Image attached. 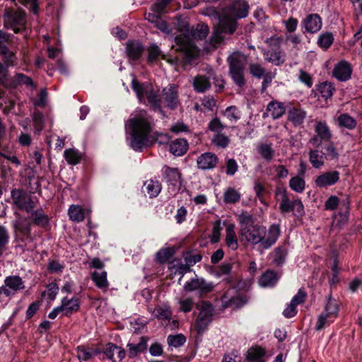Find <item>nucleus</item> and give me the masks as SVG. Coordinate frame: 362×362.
I'll return each mask as SVG.
<instances>
[{"label":"nucleus","instance_id":"obj_45","mask_svg":"<svg viewBox=\"0 0 362 362\" xmlns=\"http://www.w3.org/2000/svg\"><path fill=\"white\" fill-rule=\"evenodd\" d=\"M85 217L84 210L78 205L69 206V218L74 221H82Z\"/></svg>","mask_w":362,"mask_h":362},{"label":"nucleus","instance_id":"obj_33","mask_svg":"<svg viewBox=\"0 0 362 362\" xmlns=\"http://www.w3.org/2000/svg\"><path fill=\"white\" fill-rule=\"evenodd\" d=\"M152 313L157 319L160 320H168V322L170 321L172 316V310L170 307L168 305H163L155 308Z\"/></svg>","mask_w":362,"mask_h":362},{"label":"nucleus","instance_id":"obj_19","mask_svg":"<svg viewBox=\"0 0 362 362\" xmlns=\"http://www.w3.org/2000/svg\"><path fill=\"white\" fill-rule=\"evenodd\" d=\"M316 136H313L310 142L314 146H320L322 140H328L331 137V133L325 122H317L315 127Z\"/></svg>","mask_w":362,"mask_h":362},{"label":"nucleus","instance_id":"obj_42","mask_svg":"<svg viewBox=\"0 0 362 362\" xmlns=\"http://www.w3.org/2000/svg\"><path fill=\"white\" fill-rule=\"evenodd\" d=\"M240 192L233 187H228L223 193V201L227 204H235L240 199Z\"/></svg>","mask_w":362,"mask_h":362},{"label":"nucleus","instance_id":"obj_18","mask_svg":"<svg viewBox=\"0 0 362 362\" xmlns=\"http://www.w3.org/2000/svg\"><path fill=\"white\" fill-rule=\"evenodd\" d=\"M233 289L228 290L224 293L221 298V304L223 308H239L247 303V299L241 296H233Z\"/></svg>","mask_w":362,"mask_h":362},{"label":"nucleus","instance_id":"obj_10","mask_svg":"<svg viewBox=\"0 0 362 362\" xmlns=\"http://www.w3.org/2000/svg\"><path fill=\"white\" fill-rule=\"evenodd\" d=\"M16 219L13 221L12 225L13 228L14 235L16 239L24 241L28 240L33 242V238L31 235V223L25 218H23L18 213H15Z\"/></svg>","mask_w":362,"mask_h":362},{"label":"nucleus","instance_id":"obj_50","mask_svg":"<svg viewBox=\"0 0 362 362\" xmlns=\"http://www.w3.org/2000/svg\"><path fill=\"white\" fill-rule=\"evenodd\" d=\"M186 341L185 336L182 334L176 335H169L167 338V342L169 346L173 347H180L182 346Z\"/></svg>","mask_w":362,"mask_h":362},{"label":"nucleus","instance_id":"obj_9","mask_svg":"<svg viewBox=\"0 0 362 362\" xmlns=\"http://www.w3.org/2000/svg\"><path fill=\"white\" fill-rule=\"evenodd\" d=\"M276 196L280 199L279 211L281 213H288L293 211L299 214L303 212V205L300 199L291 201L287 192L284 188H277L276 189Z\"/></svg>","mask_w":362,"mask_h":362},{"label":"nucleus","instance_id":"obj_32","mask_svg":"<svg viewBox=\"0 0 362 362\" xmlns=\"http://www.w3.org/2000/svg\"><path fill=\"white\" fill-rule=\"evenodd\" d=\"M257 150L261 157L267 162L271 161L274 156L275 151L271 144L262 143L258 145Z\"/></svg>","mask_w":362,"mask_h":362},{"label":"nucleus","instance_id":"obj_37","mask_svg":"<svg viewBox=\"0 0 362 362\" xmlns=\"http://www.w3.org/2000/svg\"><path fill=\"white\" fill-rule=\"evenodd\" d=\"M277 281V276L272 271H267L262 275L259 280V284L261 287L273 286Z\"/></svg>","mask_w":362,"mask_h":362},{"label":"nucleus","instance_id":"obj_7","mask_svg":"<svg viewBox=\"0 0 362 362\" xmlns=\"http://www.w3.org/2000/svg\"><path fill=\"white\" fill-rule=\"evenodd\" d=\"M4 26L11 29L15 33L25 30L26 17L25 13L20 9L6 8L4 16Z\"/></svg>","mask_w":362,"mask_h":362},{"label":"nucleus","instance_id":"obj_3","mask_svg":"<svg viewBox=\"0 0 362 362\" xmlns=\"http://www.w3.org/2000/svg\"><path fill=\"white\" fill-rule=\"evenodd\" d=\"M127 141L129 146L139 151L151 144V124L145 110H137L130 115L125 124Z\"/></svg>","mask_w":362,"mask_h":362},{"label":"nucleus","instance_id":"obj_1","mask_svg":"<svg viewBox=\"0 0 362 362\" xmlns=\"http://www.w3.org/2000/svg\"><path fill=\"white\" fill-rule=\"evenodd\" d=\"M240 226L238 235L242 243L252 246L258 245L262 250L269 249L278 240L281 234L278 224L265 226L255 223L254 217L247 211L237 215Z\"/></svg>","mask_w":362,"mask_h":362},{"label":"nucleus","instance_id":"obj_60","mask_svg":"<svg viewBox=\"0 0 362 362\" xmlns=\"http://www.w3.org/2000/svg\"><path fill=\"white\" fill-rule=\"evenodd\" d=\"M222 228L221 226L220 221H216L213 226L212 234L210 237V240L211 243H216L218 242L221 237V231Z\"/></svg>","mask_w":362,"mask_h":362},{"label":"nucleus","instance_id":"obj_24","mask_svg":"<svg viewBox=\"0 0 362 362\" xmlns=\"http://www.w3.org/2000/svg\"><path fill=\"white\" fill-rule=\"evenodd\" d=\"M303 25L307 32L315 33L321 29L322 22L317 14H310L305 18Z\"/></svg>","mask_w":362,"mask_h":362},{"label":"nucleus","instance_id":"obj_49","mask_svg":"<svg viewBox=\"0 0 362 362\" xmlns=\"http://www.w3.org/2000/svg\"><path fill=\"white\" fill-rule=\"evenodd\" d=\"M229 141V138L221 133L216 134L211 140L214 146L222 148H225L228 145Z\"/></svg>","mask_w":362,"mask_h":362},{"label":"nucleus","instance_id":"obj_51","mask_svg":"<svg viewBox=\"0 0 362 362\" xmlns=\"http://www.w3.org/2000/svg\"><path fill=\"white\" fill-rule=\"evenodd\" d=\"M334 321V318L329 317L325 313H322L318 316L317 319L315 329L320 330L325 327L329 326Z\"/></svg>","mask_w":362,"mask_h":362},{"label":"nucleus","instance_id":"obj_11","mask_svg":"<svg viewBox=\"0 0 362 362\" xmlns=\"http://www.w3.org/2000/svg\"><path fill=\"white\" fill-rule=\"evenodd\" d=\"M214 308L206 301L199 305V313L195 322V327L199 333L203 332L212 320Z\"/></svg>","mask_w":362,"mask_h":362},{"label":"nucleus","instance_id":"obj_46","mask_svg":"<svg viewBox=\"0 0 362 362\" xmlns=\"http://www.w3.org/2000/svg\"><path fill=\"white\" fill-rule=\"evenodd\" d=\"M289 187L293 191L297 193H301L305 189V182L303 177L295 176L291 178Z\"/></svg>","mask_w":362,"mask_h":362},{"label":"nucleus","instance_id":"obj_57","mask_svg":"<svg viewBox=\"0 0 362 362\" xmlns=\"http://www.w3.org/2000/svg\"><path fill=\"white\" fill-rule=\"evenodd\" d=\"M298 78L299 81L304 84L308 88H310L313 85V80L311 75L303 69L299 70Z\"/></svg>","mask_w":362,"mask_h":362},{"label":"nucleus","instance_id":"obj_47","mask_svg":"<svg viewBox=\"0 0 362 362\" xmlns=\"http://www.w3.org/2000/svg\"><path fill=\"white\" fill-rule=\"evenodd\" d=\"M317 90L322 98L328 99L332 96L334 88L331 83L324 82L318 86Z\"/></svg>","mask_w":362,"mask_h":362},{"label":"nucleus","instance_id":"obj_12","mask_svg":"<svg viewBox=\"0 0 362 362\" xmlns=\"http://www.w3.org/2000/svg\"><path fill=\"white\" fill-rule=\"evenodd\" d=\"M13 203L18 209L30 212L35 208V203L30 195L21 189H14L11 191Z\"/></svg>","mask_w":362,"mask_h":362},{"label":"nucleus","instance_id":"obj_34","mask_svg":"<svg viewBox=\"0 0 362 362\" xmlns=\"http://www.w3.org/2000/svg\"><path fill=\"white\" fill-rule=\"evenodd\" d=\"M326 156L322 151L311 150L310 151L309 160L315 168H320L325 163Z\"/></svg>","mask_w":362,"mask_h":362},{"label":"nucleus","instance_id":"obj_36","mask_svg":"<svg viewBox=\"0 0 362 362\" xmlns=\"http://www.w3.org/2000/svg\"><path fill=\"white\" fill-rule=\"evenodd\" d=\"M144 191L150 197H156L161 190V186L158 181L149 180L144 182Z\"/></svg>","mask_w":362,"mask_h":362},{"label":"nucleus","instance_id":"obj_28","mask_svg":"<svg viewBox=\"0 0 362 362\" xmlns=\"http://www.w3.org/2000/svg\"><path fill=\"white\" fill-rule=\"evenodd\" d=\"M0 55L2 57V64L8 69L11 66H16L18 65V57L16 52L10 48H6L0 51Z\"/></svg>","mask_w":362,"mask_h":362},{"label":"nucleus","instance_id":"obj_58","mask_svg":"<svg viewBox=\"0 0 362 362\" xmlns=\"http://www.w3.org/2000/svg\"><path fill=\"white\" fill-rule=\"evenodd\" d=\"M224 115L231 122H235L240 119V112L237 107L234 106L227 107L225 110Z\"/></svg>","mask_w":362,"mask_h":362},{"label":"nucleus","instance_id":"obj_63","mask_svg":"<svg viewBox=\"0 0 362 362\" xmlns=\"http://www.w3.org/2000/svg\"><path fill=\"white\" fill-rule=\"evenodd\" d=\"M33 119L35 128L37 131H40L43 127L44 122L42 113L38 111L35 112L33 115Z\"/></svg>","mask_w":362,"mask_h":362},{"label":"nucleus","instance_id":"obj_17","mask_svg":"<svg viewBox=\"0 0 362 362\" xmlns=\"http://www.w3.org/2000/svg\"><path fill=\"white\" fill-rule=\"evenodd\" d=\"M21 85H25L33 88H35L32 78L21 73L16 74L11 78L8 76L4 87L8 89H14Z\"/></svg>","mask_w":362,"mask_h":362},{"label":"nucleus","instance_id":"obj_38","mask_svg":"<svg viewBox=\"0 0 362 362\" xmlns=\"http://www.w3.org/2000/svg\"><path fill=\"white\" fill-rule=\"evenodd\" d=\"M177 300L179 305L180 312L187 313L192 310L194 305V302L192 297L182 296L179 298H177Z\"/></svg>","mask_w":362,"mask_h":362},{"label":"nucleus","instance_id":"obj_39","mask_svg":"<svg viewBox=\"0 0 362 362\" xmlns=\"http://www.w3.org/2000/svg\"><path fill=\"white\" fill-rule=\"evenodd\" d=\"M209 79L210 78H209V76H197L193 82V86L194 90H197V92H204L205 90L209 89L211 86Z\"/></svg>","mask_w":362,"mask_h":362},{"label":"nucleus","instance_id":"obj_52","mask_svg":"<svg viewBox=\"0 0 362 362\" xmlns=\"http://www.w3.org/2000/svg\"><path fill=\"white\" fill-rule=\"evenodd\" d=\"M334 37L332 33H325L318 37L317 43L322 48L327 49L332 44Z\"/></svg>","mask_w":362,"mask_h":362},{"label":"nucleus","instance_id":"obj_59","mask_svg":"<svg viewBox=\"0 0 362 362\" xmlns=\"http://www.w3.org/2000/svg\"><path fill=\"white\" fill-rule=\"evenodd\" d=\"M208 128L211 132H216V134L221 133L225 128V125L221 122V120L215 117L211 120L209 123Z\"/></svg>","mask_w":362,"mask_h":362},{"label":"nucleus","instance_id":"obj_2","mask_svg":"<svg viewBox=\"0 0 362 362\" xmlns=\"http://www.w3.org/2000/svg\"><path fill=\"white\" fill-rule=\"evenodd\" d=\"M248 9V4L243 0L235 1L225 8L222 16L218 18V25L214 28L209 40L205 42L204 49L209 52L220 46L224 41L223 34H233L237 28L236 20L247 17Z\"/></svg>","mask_w":362,"mask_h":362},{"label":"nucleus","instance_id":"obj_53","mask_svg":"<svg viewBox=\"0 0 362 362\" xmlns=\"http://www.w3.org/2000/svg\"><path fill=\"white\" fill-rule=\"evenodd\" d=\"M172 264L173 267L175 269V273L181 275V277L179 279L180 283L184 274L190 271L189 266L186 263H182L179 261H173Z\"/></svg>","mask_w":362,"mask_h":362},{"label":"nucleus","instance_id":"obj_25","mask_svg":"<svg viewBox=\"0 0 362 362\" xmlns=\"http://www.w3.org/2000/svg\"><path fill=\"white\" fill-rule=\"evenodd\" d=\"M159 57L164 60H166L171 64H175L178 59L177 57H170L166 54H162L160 48L156 44H152L148 48V61H156Z\"/></svg>","mask_w":362,"mask_h":362},{"label":"nucleus","instance_id":"obj_26","mask_svg":"<svg viewBox=\"0 0 362 362\" xmlns=\"http://www.w3.org/2000/svg\"><path fill=\"white\" fill-rule=\"evenodd\" d=\"M286 112L284 103L276 100L271 101L267 106V113L273 119H279L282 117Z\"/></svg>","mask_w":362,"mask_h":362},{"label":"nucleus","instance_id":"obj_48","mask_svg":"<svg viewBox=\"0 0 362 362\" xmlns=\"http://www.w3.org/2000/svg\"><path fill=\"white\" fill-rule=\"evenodd\" d=\"M13 42V37L9 33L0 30V51L10 48Z\"/></svg>","mask_w":362,"mask_h":362},{"label":"nucleus","instance_id":"obj_61","mask_svg":"<svg viewBox=\"0 0 362 362\" xmlns=\"http://www.w3.org/2000/svg\"><path fill=\"white\" fill-rule=\"evenodd\" d=\"M226 175L233 176L237 172L238 165L235 159L229 158L226 161Z\"/></svg>","mask_w":362,"mask_h":362},{"label":"nucleus","instance_id":"obj_21","mask_svg":"<svg viewBox=\"0 0 362 362\" xmlns=\"http://www.w3.org/2000/svg\"><path fill=\"white\" fill-rule=\"evenodd\" d=\"M217 162L216 156L210 152L202 153L197 160V166L202 170L213 169L216 167Z\"/></svg>","mask_w":362,"mask_h":362},{"label":"nucleus","instance_id":"obj_8","mask_svg":"<svg viewBox=\"0 0 362 362\" xmlns=\"http://www.w3.org/2000/svg\"><path fill=\"white\" fill-rule=\"evenodd\" d=\"M268 49L263 51L266 61L275 66H279L285 62V54L281 49L279 37H272L267 40Z\"/></svg>","mask_w":362,"mask_h":362},{"label":"nucleus","instance_id":"obj_43","mask_svg":"<svg viewBox=\"0 0 362 362\" xmlns=\"http://www.w3.org/2000/svg\"><path fill=\"white\" fill-rule=\"evenodd\" d=\"M78 357L79 360L87 361L100 353V349L96 348H78Z\"/></svg>","mask_w":362,"mask_h":362},{"label":"nucleus","instance_id":"obj_16","mask_svg":"<svg viewBox=\"0 0 362 362\" xmlns=\"http://www.w3.org/2000/svg\"><path fill=\"white\" fill-rule=\"evenodd\" d=\"M4 283L5 286L0 287V295L4 294L8 296L24 288L23 282L18 276H8L5 279Z\"/></svg>","mask_w":362,"mask_h":362},{"label":"nucleus","instance_id":"obj_35","mask_svg":"<svg viewBox=\"0 0 362 362\" xmlns=\"http://www.w3.org/2000/svg\"><path fill=\"white\" fill-rule=\"evenodd\" d=\"M92 279L98 288L101 289L107 288L108 282L107 279V272L105 271H95L92 273Z\"/></svg>","mask_w":362,"mask_h":362},{"label":"nucleus","instance_id":"obj_27","mask_svg":"<svg viewBox=\"0 0 362 362\" xmlns=\"http://www.w3.org/2000/svg\"><path fill=\"white\" fill-rule=\"evenodd\" d=\"M148 338L142 337L137 344L128 343V356L129 358L136 357L138 354L144 352L147 348Z\"/></svg>","mask_w":362,"mask_h":362},{"label":"nucleus","instance_id":"obj_64","mask_svg":"<svg viewBox=\"0 0 362 362\" xmlns=\"http://www.w3.org/2000/svg\"><path fill=\"white\" fill-rule=\"evenodd\" d=\"M250 74L257 78H261L264 75V69L258 64H250Z\"/></svg>","mask_w":362,"mask_h":362},{"label":"nucleus","instance_id":"obj_13","mask_svg":"<svg viewBox=\"0 0 362 362\" xmlns=\"http://www.w3.org/2000/svg\"><path fill=\"white\" fill-rule=\"evenodd\" d=\"M162 99L167 107L172 110L177 108L180 105L177 87L170 84L163 88L162 90Z\"/></svg>","mask_w":362,"mask_h":362},{"label":"nucleus","instance_id":"obj_44","mask_svg":"<svg viewBox=\"0 0 362 362\" xmlns=\"http://www.w3.org/2000/svg\"><path fill=\"white\" fill-rule=\"evenodd\" d=\"M339 313L338 303L332 298H329L325 308V314L334 320L337 317Z\"/></svg>","mask_w":362,"mask_h":362},{"label":"nucleus","instance_id":"obj_62","mask_svg":"<svg viewBox=\"0 0 362 362\" xmlns=\"http://www.w3.org/2000/svg\"><path fill=\"white\" fill-rule=\"evenodd\" d=\"M272 256L274 263L276 264H281L284 261L286 252L283 249L277 247L274 250Z\"/></svg>","mask_w":362,"mask_h":362},{"label":"nucleus","instance_id":"obj_14","mask_svg":"<svg viewBox=\"0 0 362 362\" xmlns=\"http://www.w3.org/2000/svg\"><path fill=\"white\" fill-rule=\"evenodd\" d=\"M339 173L337 170H329L316 176L315 185L319 188H327L335 185L339 180Z\"/></svg>","mask_w":362,"mask_h":362},{"label":"nucleus","instance_id":"obj_40","mask_svg":"<svg viewBox=\"0 0 362 362\" xmlns=\"http://www.w3.org/2000/svg\"><path fill=\"white\" fill-rule=\"evenodd\" d=\"M163 170L168 182H172L173 185L180 182L181 175L177 168L165 166Z\"/></svg>","mask_w":362,"mask_h":362},{"label":"nucleus","instance_id":"obj_15","mask_svg":"<svg viewBox=\"0 0 362 362\" xmlns=\"http://www.w3.org/2000/svg\"><path fill=\"white\" fill-rule=\"evenodd\" d=\"M213 288L211 283L206 282L202 278H195L187 281L183 288L187 292L198 291L200 293H208Z\"/></svg>","mask_w":362,"mask_h":362},{"label":"nucleus","instance_id":"obj_22","mask_svg":"<svg viewBox=\"0 0 362 362\" xmlns=\"http://www.w3.org/2000/svg\"><path fill=\"white\" fill-rule=\"evenodd\" d=\"M115 353L117 354V358L119 361L123 360L126 356V351L124 349L112 343H108L103 351V354L106 358L112 362H116V359L115 358Z\"/></svg>","mask_w":362,"mask_h":362},{"label":"nucleus","instance_id":"obj_41","mask_svg":"<svg viewBox=\"0 0 362 362\" xmlns=\"http://www.w3.org/2000/svg\"><path fill=\"white\" fill-rule=\"evenodd\" d=\"M264 351L261 347H252L247 351V359L252 362H264Z\"/></svg>","mask_w":362,"mask_h":362},{"label":"nucleus","instance_id":"obj_29","mask_svg":"<svg viewBox=\"0 0 362 362\" xmlns=\"http://www.w3.org/2000/svg\"><path fill=\"white\" fill-rule=\"evenodd\" d=\"M188 149V142L185 139H177L170 145V151L174 156H181L185 154Z\"/></svg>","mask_w":362,"mask_h":362},{"label":"nucleus","instance_id":"obj_20","mask_svg":"<svg viewBox=\"0 0 362 362\" xmlns=\"http://www.w3.org/2000/svg\"><path fill=\"white\" fill-rule=\"evenodd\" d=\"M352 69L346 61H341L334 67L333 76L340 81H346L351 77Z\"/></svg>","mask_w":362,"mask_h":362},{"label":"nucleus","instance_id":"obj_23","mask_svg":"<svg viewBox=\"0 0 362 362\" xmlns=\"http://www.w3.org/2000/svg\"><path fill=\"white\" fill-rule=\"evenodd\" d=\"M225 242L226 245L232 250H236L239 247L238 239L233 223H228L226 226Z\"/></svg>","mask_w":362,"mask_h":362},{"label":"nucleus","instance_id":"obj_5","mask_svg":"<svg viewBox=\"0 0 362 362\" xmlns=\"http://www.w3.org/2000/svg\"><path fill=\"white\" fill-rule=\"evenodd\" d=\"M132 88L136 93L139 101L141 103H148L154 111H158L162 115L163 112L161 107V99L153 85L149 82L141 83L133 77L132 81Z\"/></svg>","mask_w":362,"mask_h":362},{"label":"nucleus","instance_id":"obj_4","mask_svg":"<svg viewBox=\"0 0 362 362\" xmlns=\"http://www.w3.org/2000/svg\"><path fill=\"white\" fill-rule=\"evenodd\" d=\"M184 27L185 33L175 37V43L178 47L177 50L181 51L186 59L190 61L198 55L194 40H201L206 37L209 33V27L206 24H201L194 28H189L187 23Z\"/></svg>","mask_w":362,"mask_h":362},{"label":"nucleus","instance_id":"obj_6","mask_svg":"<svg viewBox=\"0 0 362 362\" xmlns=\"http://www.w3.org/2000/svg\"><path fill=\"white\" fill-rule=\"evenodd\" d=\"M229 74L234 83L239 87L245 83L244 70L247 62V56L236 52L228 57Z\"/></svg>","mask_w":362,"mask_h":362},{"label":"nucleus","instance_id":"obj_55","mask_svg":"<svg viewBox=\"0 0 362 362\" xmlns=\"http://www.w3.org/2000/svg\"><path fill=\"white\" fill-rule=\"evenodd\" d=\"M339 123L341 126H343L348 129H353L356 127V120L348 115L344 114L339 117Z\"/></svg>","mask_w":362,"mask_h":362},{"label":"nucleus","instance_id":"obj_54","mask_svg":"<svg viewBox=\"0 0 362 362\" xmlns=\"http://www.w3.org/2000/svg\"><path fill=\"white\" fill-rule=\"evenodd\" d=\"M31 218L35 224L45 226L48 222V218L40 211H35L31 214Z\"/></svg>","mask_w":362,"mask_h":362},{"label":"nucleus","instance_id":"obj_56","mask_svg":"<svg viewBox=\"0 0 362 362\" xmlns=\"http://www.w3.org/2000/svg\"><path fill=\"white\" fill-rule=\"evenodd\" d=\"M47 144L50 148L61 151L62 148L64 146L65 140L64 139H60L59 136L54 135L47 139Z\"/></svg>","mask_w":362,"mask_h":362},{"label":"nucleus","instance_id":"obj_31","mask_svg":"<svg viewBox=\"0 0 362 362\" xmlns=\"http://www.w3.org/2000/svg\"><path fill=\"white\" fill-rule=\"evenodd\" d=\"M126 49L128 57L132 60H136L140 57L144 48L140 42L131 41L127 44Z\"/></svg>","mask_w":362,"mask_h":362},{"label":"nucleus","instance_id":"obj_30","mask_svg":"<svg viewBox=\"0 0 362 362\" xmlns=\"http://www.w3.org/2000/svg\"><path fill=\"white\" fill-rule=\"evenodd\" d=\"M306 117V112L303 109L292 108L288 112V119L293 124L294 126H300Z\"/></svg>","mask_w":362,"mask_h":362}]
</instances>
